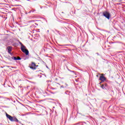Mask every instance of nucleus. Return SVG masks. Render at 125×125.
I'll use <instances>...</instances> for the list:
<instances>
[{
  "instance_id": "f257e3e1",
  "label": "nucleus",
  "mask_w": 125,
  "mask_h": 125,
  "mask_svg": "<svg viewBox=\"0 0 125 125\" xmlns=\"http://www.w3.org/2000/svg\"><path fill=\"white\" fill-rule=\"evenodd\" d=\"M6 116L7 118V119H9V120L11 122H16V123H18L19 122V120L17 119V118L15 117H12L11 115H9L8 114H6Z\"/></svg>"
},
{
  "instance_id": "f03ea898",
  "label": "nucleus",
  "mask_w": 125,
  "mask_h": 125,
  "mask_svg": "<svg viewBox=\"0 0 125 125\" xmlns=\"http://www.w3.org/2000/svg\"><path fill=\"white\" fill-rule=\"evenodd\" d=\"M20 43L21 45V51L25 53L26 55H29V51L26 49V47L24 46L21 42H20Z\"/></svg>"
},
{
  "instance_id": "7ed1b4c3",
  "label": "nucleus",
  "mask_w": 125,
  "mask_h": 125,
  "mask_svg": "<svg viewBox=\"0 0 125 125\" xmlns=\"http://www.w3.org/2000/svg\"><path fill=\"white\" fill-rule=\"evenodd\" d=\"M103 16L105 17V18L108 19V20H109L110 19V17L111 16V14L109 12H108V11H104L103 13Z\"/></svg>"
},
{
  "instance_id": "20e7f679",
  "label": "nucleus",
  "mask_w": 125,
  "mask_h": 125,
  "mask_svg": "<svg viewBox=\"0 0 125 125\" xmlns=\"http://www.w3.org/2000/svg\"><path fill=\"white\" fill-rule=\"evenodd\" d=\"M7 49L8 50V53L12 56L13 55V54L11 53L12 51V47L9 46L7 47Z\"/></svg>"
},
{
  "instance_id": "39448f33",
  "label": "nucleus",
  "mask_w": 125,
  "mask_h": 125,
  "mask_svg": "<svg viewBox=\"0 0 125 125\" xmlns=\"http://www.w3.org/2000/svg\"><path fill=\"white\" fill-rule=\"evenodd\" d=\"M101 87L103 88V89H106V87H108V84L107 83H104L101 85Z\"/></svg>"
},
{
  "instance_id": "423d86ee",
  "label": "nucleus",
  "mask_w": 125,
  "mask_h": 125,
  "mask_svg": "<svg viewBox=\"0 0 125 125\" xmlns=\"http://www.w3.org/2000/svg\"><path fill=\"white\" fill-rule=\"evenodd\" d=\"M100 81H101V82H104V81H106V78H105V76H101L100 77Z\"/></svg>"
},
{
  "instance_id": "0eeeda50",
  "label": "nucleus",
  "mask_w": 125,
  "mask_h": 125,
  "mask_svg": "<svg viewBox=\"0 0 125 125\" xmlns=\"http://www.w3.org/2000/svg\"><path fill=\"white\" fill-rule=\"evenodd\" d=\"M65 94H67L68 95H70V93H71V91H66L65 92Z\"/></svg>"
},
{
  "instance_id": "6e6552de",
  "label": "nucleus",
  "mask_w": 125,
  "mask_h": 125,
  "mask_svg": "<svg viewBox=\"0 0 125 125\" xmlns=\"http://www.w3.org/2000/svg\"><path fill=\"white\" fill-rule=\"evenodd\" d=\"M12 59H13L14 60H18V58H16V57H12Z\"/></svg>"
},
{
  "instance_id": "1a4fd4ad",
  "label": "nucleus",
  "mask_w": 125,
  "mask_h": 125,
  "mask_svg": "<svg viewBox=\"0 0 125 125\" xmlns=\"http://www.w3.org/2000/svg\"><path fill=\"white\" fill-rule=\"evenodd\" d=\"M31 66H32L33 67H36V63H35V62H32L31 63Z\"/></svg>"
},
{
  "instance_id": "9d476101",
  "label": "nucleus",
  "mask_w": 125,
  "mask_h": 125,
  "mask_svg": "<svg viewBox=\"0 0 125 125\" xmlns=\"http://www.w3.org/2000/svg\"><path fill=\"white\" fill-rule=\"evenodd\" d=\"M34 66H32V65H31V66H30V69H32V70H36V67H34Z\"/></svg>"
},
{
  "instance_id": "9b49d317",
  "label": "nucleus",
  "mask_w": 125,
  "mask_h": 125,
  "mask_svg": "<svg viewBox=\"0 0 125 125\" xmlns=\"http://www.w3.org/2000/svg\"><path fill=\"white\" fill-rule=\"evenodd\" d=\"M66 87H67V86H64V85H62L61 86L60 88H65Z\"/></svg>"
},
{
  "instance_id": "f8f14e48",
  "label": "nucleus",
  "mask_w": 125,
  "mask_h": 125,
  "mask_svg": "<svg viewBox=\"0 0 125 125\" xmlns=\"http://www.w3.org/2000/svg\"><path fill=\"white\" fill-rule=\"evenodd\" d=\"M68 71H69V72H72V73H74V72L75 71H72V70H70V69H68Z\"/></svg>"
},
{
  "instance_id": "ddd939ff",
  "label": "nucleus",
  "mask_w": 125,
  "mask_h": 125,
  "mask_svg": "<svg viewBox=\"0 0 125 125\" xmlns=\"http://www.w3.org/2000/svg\"><path fill=\"white\" fill-rule=\"evenodd\" d=\"M59 105L60 107L61 108V106H62V104H59Z\"/></svg>"
},
{
  "instance_id": "4468645a",
  "label": "nucleus",
  "mask_w": 125,
  "mask_h": 125,
  "mask_svg": "<svg viewBox=\"0 0 125 125\" xmlns=\"http://www.w3.org/2000/svg\"><path fill=\"white\" fill-rule=\"evenodd\" d=\"M33 18H35V17H30V19H32Z\"/></svg>"
},
{
  "instance_id": "2eb2a0df",
  "label": "nucleus",
  "mask_w": 125,
  "mask_h": 125,
  "mask_svg": "<svg viewBox=\"0 0 125 125\" xmlns=\"http://www.w3.org/2000/svg\"><path fill=\"white\" fill-rule=\"evenodd\" d=\"M65 85H66L65 86H68V84H67V83H65Z\"/></svg>"
},
{
  "instance_id": "dca6fc26",
  "label": "nucleus",
  "mask_w": 125,
  "mask_h": 125,
  "mask_svg": "<svg viewBox=\"0 0 125 125\" xmlns=\"http://www.w3.org/2000/svg\"><path fill=\"white\" fill-rule=\"evenodd\" d=\"M96 54H97V55H98V56L100 55L99 54V53H97Z\"/></svg>"
},
{
  "instance_id": "f3484780",
  "label": "nucleus",
  "mask_w": 125,
  "mask_h": 125,
  "mask_svg": "<svg viewBox=\"0 0 125 125\" xmlns=\"http://www.w3.org/2000/svg\"><path fill=\"white\" fill-rule=\"evenodd\" d=\"M18 60H21V58H18Z\"/></svg>"
},
{
  "instance_id": "a211bd4d",
  "label": "nucleus",
  "mask_w": 125,
  "mask_h": 125,
  "mask_svg": "<svg viewBox=\"0 0 125 125\" xmlns=\"http://www.w3.org/2000/svg\"><path fill=\"white\" fill-rule=\"evenodd\" d=\"M29 22H34V21H30Z\"/></svg>"
},
{
  "instance_id": "6ab92c4d",
  "label": "nucleus",
  "mask_w": 125,
  "mask_h": 125,
  "mask_svg": "<svg viewBox=\"0 0 125 125\" xmlns=\"http://www.w3.org/2000/svg\"><path fill=\"white\" fill-rule=\"evenodd\" d=\"M46 67L47 68V69H48V66H47V65H46Z\"/></svg>"
},
{
  "instance_id": "aec40b11",
  "label": "nucleus",
  "mask_w": 125,
  "mask_h": 125,
  "mask_svg": "<svg viewBox=\"0 0 125 125\" xmlns=\"http://www.w3.org/2000/svg\"><path fill=\"white\" fill-rule=\"evenodd\" d=\"M0 98H4L3 97H0Z\"/></svg>"
},
{
  "instance_id": "412c9836",
  "label": "nucleus",
  "mask_w": 125,
  "mask_h": 125,
  "mask_svg": "<svg viewBox=\"0 0 125 125\" xmlns=\"http://www.w3.org/2000/svg\"><path fill=\"white\" fill-rule=\"evenodd\" d=\"M27 0V1H31V0Z\"/></svg>"
},
{
  "instance_id": "4be33fe9",
  "label": "nucleus",
  "mask_w": 125,
  "mask_h": 125,
  "mask_svg": "<svg viewBox=\"0 0 125 125\" xmlns=\"http://www.w3.org/2000/svg\"><path fill=\"white\" fill-rule=\"evenodd\" d=\"M16 1H18L19 0H15Z\"/></svg>"
},
{
  "instance_id": "5701e85b",
  "label": "nucleus",
  "mask_w": 125,
  "mask_h": 125,
  "mask_svg": "<svg viewBox=\"0 0 125 125\" xmlns=\"http://www.w3.org/2000/svg\"><path fill=\"white\" fill-rule=\"evenodd\" d=\"M20 5H17V6H20Z\"/></svg>"
},
{
  "instance_id": "b1692460",
  "label": "nucleus",
  "mask_w": 125,
  "mask_h": 125,
  "mask_svg": "<svg viewBox=\"0 0 125 125\" xmlns=\"http://www.w3.org/2000/svg\"><path fill=\"white\" fill-rule=\"evenodd\" d=\"M39 65H36L35 67H38Z\"/></svg>"
},
{
  "instance_id": "393cba45",
  "label": "nucleus",
  "mask_w": 125,
  "mask_h": 125,
  "mask_svg": "<svg viewBox=\"0 0 125 125\" xmlns=\"http://www.w3.org/2000/svg\"><path fill=\"white\" fill-rule=\"evenodd\" d=\"M47 83H49V81H47Z\"/></svg>"
},
{
  "instance_id": "a878e982",
  "label": "nucleus",
  "mask_w": 125,
  "mask_h": 125,
  "mask_svg": "<svg viewBox=\"0 0 125 125\" xmlns=\"http://www.w3.org/2000/svg\"><path fill=\"white\" fill-rule=\"evenodd\" d=\"M7 100H8L9 99V98H7Z\"/></svg>"
},
{
  "instance_id": "bb28decb",
  "label": "nucleus",
  "mask_w": 125,
  "mask_h": 125,
  "mask_svg": "<svg viewBox=\"0 0 125 125\" xmlns=\"http://www.w3.org/2000/svg\"><path fill=\"white\" fill-rule=\"evenodd\" d=\"M47 32H49V30H47Z\"/></svg>"
},
{
  "instance_id": "cd10ccee",
  "label": "nucleus",
  "mask_w": 125,
  "mask_h": 125,
  "mask_svg": "<svg viewBox=\"0 0 125 125\" xmlns=\"http://www.w3.org/2000/svg\"><path fill=\"white\" fill-rule=\"evenodd\" d=\"M58 83V84H59V83Z\"/></svg>"
},
{
  "instance_id": "c85d7f7f",
  "label": "nucleus",
  "mask_w": 125,
  "mask_h": 125,
  "mask_svg": "<svg viewBox=\"0 0 125 125\" xmlns=\"http://www.w3.org/2000/svg\"><path fill=\"white\" fill-rule=\"evenodd\" d=\"M53 108H55V107L54 106Z\"/></svg>"
},
{
  "instance_id": "c756f323",
  "label": "nucleus",
  "mask_w": 125,
  "mask_h": 125,
  "mask_svg": "<svg viewBox=\"0 0 125 125\" xmlns=\"http://www.w3.org/2000/svg\"><path fill=\"white\" fill-rule=\"evenodd\" d=\"M112 92H114V91H112Z\"/></svg>"
},
{
  "instance_id": "7c9ffc66",
  "label": "nucleus",
  "mask_w": 125,
  "mask_h": 125,
  "mask_svg": "<svg viewBox=\"0 0 125 125\" xmlns=\"http://www.w3.org/2000/svg\"><path fill=\"white\" fill-rule=\"evenodd\" d=\"M64 45L67 46V45Z\"/></svg>"
},
{
  "instance_id": "2f4dec72",
  "label": "nucleus",
  "mask_w": 125,
  "mask_h": 125,
  "mask_svg": "<svg viewBox=\"0 0 125 125\" xmlns=\"http://www.w3.org/2000/svg\"><path fill=\"white\" fill-rule=\"evenodd\" d=\"M62 13H64L63 12H62Z\"/></svg>"
},
{
  "instance_id": "473e14b6",
  "label": "nucleus",
  "mask_w": 125,
  "mask_h": 125,
  "mask_svg": "<svg viewBox=\"0 0 125 125\" xmlns=\"http://www.w3.org/2000/svg\"><path fill=\"white\" fill-rule=\"evenodd\" d=\"M56 80H57V79H56Z\"/></svg>"
},
{
  "instance_id": "72a5a7b5",
  "label": "nucleus",
  "mask_w": 125,
  "mask_h": 125,
  "mask_svg": "<svg viewBox=\"0 0 125 125\" xmlns=\"http://www.w3.org/2000/svg\"><path fill=\"white\" fill-rule=\"evenodd\" d=\"M0 125H2L1 124H0Z\"/></svg>"
}]
</instances>
